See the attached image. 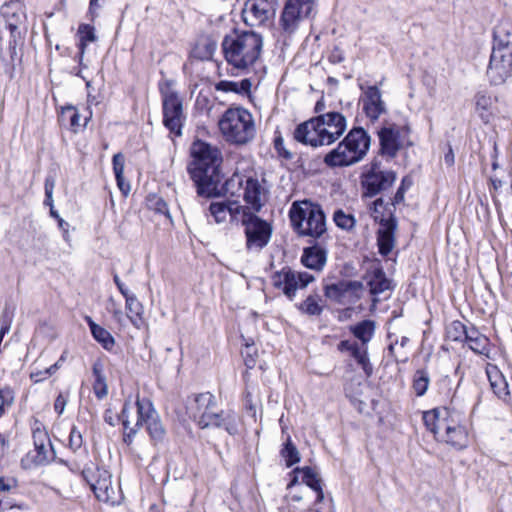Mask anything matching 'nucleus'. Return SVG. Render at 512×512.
<instances>
[{
    "instance_id": "1",
    "label": "nucleus",
    "mask_w": 512,
    "mask_h": 512,
    "mask_svg": "<svg viewBox=\"0 0 512 512\" xmlns=\"http://www.w3.org/2000/svg\"><path fill=\"white\" fill-rule=\"evenodd\" d=\"M121 422L124 428L123 441L131 445L140 427L146 426V430L154 444L164 441L166 430L162 424L158 412L148 398L135 401L129 397L125 400L120 413Z\"/></svg>"
},
{
    "instance_id": "2",
    "label": "nucleus",
    "mask_w": 512,
    "mask_h": 512,
    "mask_svg": "<svg viewBox=\"0 0 512 512\" xmlns=\"http://www.w3.org/2000/svg\"><path fill=\"white\" fill-rule=\"evenodd\" d=\"M346 128L345 116L329 111L299 124L294 131V139L312 147L330 145L344 134Z\"/></svg>"
},
{
    "instance_id": "3",
    "label": "nucleus",
    "mask_w": 512,
    "mask_h": 512,
    "mask_svg": "<svg viewBox=\"0 0 512 512\" xmlns=\"http://www.w3.org/2000/svg\"><path fill=\"white\" fill-rule=\"evenodd\" d=\"M263 47L262 36L254 31L226 35L222 49L226 61L237 69H247L260 57Z\"/></svg>"
},
{
    "instance_id": "4",
    "label": "nucleus",
    "mask_w": 512,
    "mask_h": 512,
    "mask_svg": "<svg viewBox=\"0 0 512 512\" xmlns=\"http://www.w3.org/2000/svg\"><path fill=\"white\" fill-rule=\"evenodd\" d=\"M371 145V138L362 127L352 128L345 138L324 157L331 168L352 166L364 159Z\"/></svg>"
},
{
    "instance_id": "5",
    "label": "nucleus",
    "mask_w": 512,
    "mask_h": 512,
    "mask_svg": "<svg viewBox=\"0 0 512 512\" xmlns=\"http://www.w3.org/2000/svg\"><path fill=\"white\" fill-rule=\"evenodd\" d=\"M291 225L299 236L324 239L326 217L319 204L309 200L294 202L289 211Z\"/></svg>"
},
{
    "instance_id": "6",
    "label": "nucleus",
    "mask_w": 512,
    "mask_h": 512,
    "mask_svg": "<svg viewBox=\"0 0 512 512\" xmlns=\"http://www.w3.org/2000/svg\"><path fill=\"white\" fill-rule=\"evenodd\" d=\"M218 125L226 141L237 145L247 144L256 133L252 114L242 107L227 109Z\"/></svg>"
},
{
    "instance_id": "7",
    "label": "nucleus",
    "mask_w": 512,
    "mask_h": 512,
    "mask_svg": "<svg viewBox=\"0 0 512 512\" xmlns=\"http://www.w3.org/2000/svg\"><path fill=\"white\" fill-rule=\"evenodd\" d=\"M160 91L163 101V123L171 133L180 136L184 120L182 101L167 83L160 84Z\"/></svg>"
},
{
    "instance_id": "8",
    "label": "nucleus",
    "mask_w": 512,
    "mask_h": 512,
    "mask_svg": "<svg viewBox=\"0 0 512 512\" xmlns=\"http://www.w3.org/2000/svg\"><path fill=\"white\" fill-rule=\"evenodd\" d=\"M314 0H287L280 17V26L286 35L294 34L300 23L309 18Z\"/></svg>"
},
{
    "instance_id": "9",
    "label": "nucleus",
    "mask_w": 512,
    "mask_h": 512,
    "mask_svg": "<svg viewBox=\"0 0 512 512\" xmlns=\"http://www.w3.org/2000/svg\"><path fill=\"white\" fill-rule=\"evenodd\" d=\"M315 280V277L307 272H296L289 267H284L272 276L274 287L281 289L284 295L293 300L298 289L306 288Z\"/></svg>"
},
{
    "instance_id": "10",
    "label": "nucleus",
    "mask_w": 512,
    "mask_h": 512,
    "mask_svg": "<svg viewBox=\"0 0 512 512\" xmlns=\"http://www.w3.org/2000/svg\"><path fill=\"white\" fill-rule=\"evenodd\" d=\"M242 224L245 226L246 246L249 250L259 251L269 243L272 227L268 222L255 214H245Z\"/></svg>"
},
{
    "instance_id": "11",
    "label": "nucleus",
    "mask_w": 512,
    "mask_h": 512,
    "mask_svg": "<svg viewBox=\"0 0 512 512\" xmlns=\"http://www.w3.org/2000/svg\"><path fill=\"white\" fill-rule=\"evenodd\" d=\"M395 180V172L379 170L377 169V163H372L370 169L361 176L363 195L374 197L391 187Z\"/></svg>"
},
{
    "instance_id": "12",
    "label": "nucleus",
    "mask_w": 512,
    "mask_h": 512,
    "mask_svg": "<svg viewBox=\"0 0 512 512\" xmlns=\"http://www.w3.org/2000/svg\"><path fill=\"white\" fill-rule=\"evenodd\" d=\"M239 415L233 410H220L207 412L201 415L197 420V425L201 429L220 428L224 429L229 435L235 436L239 433Z\"/></svg>"
},
{
    "instance_id": "13",
    "label": "nucleus",
    "mask_w": 512,
    "mask_h": 512,
    "mask_svg": "<svg viewBox=\"0 0 512 512\" xmlns=\"http://www.w3.org/2000/svg\"><path fill=\"white\" fill-rule=\"evenodd\" d=\"M512 74V53L493 48L487 68V76L493 85L503 84Z\"/></svg>"
},
{
    "instance_id": "14",
    "label": "nucleus",
    "mask_w": 512,
    "mask_h": 512,
    "mask_svg": "<svg viewBox=\"0 0 512 512\" xmlns=\"http://www.w3.org/2000/svg\"><path fill=\"white\" fill-rule=\"evenodd\" d=\"M222 162L220 150L201 140H194V178L197 171L218 170Z\"/></svg>"
},
{
    "instance_id": "15",
    "label": "nucleus",
    "mask_w": 512,
    "mask_h": 512,
    "mask_svg": "<svg viewBox=\"0 0 512 512\" xmlns=\"http://www.w3.org/2000/svg\"><path fill=\"white\" fill-rule=\"evenodd\" d=\"M410 132L408 127L391 125L378 131L380 153L382 156L395 158L403 146V138Z\"/></svg>"
},
{
    "instance_id": "16",
    "label": "nucleus",
    "mask_w": 512,
    "mask_h": 512,
    "mask_svg": "<svg viewBox=\"0 0 512 512\" xmlns=\"http://www.w3.org/2000/svg\"><path fill=\"white\" fill-rule=\"evenodd\" d=\"M361 91H363V97L361 98L363 104V111L371 121H376L382 114L387 112L386 104L382 99V93L380 89L375 86H364L359 85Z\"/></svg>"
},
{
    "instance_id": "17",
    "label": "nucleus",
    "mask_w": 512,
    "mask_h": 512,
    "mask_svg": "<svg viewBox=\"0 0 512 512\" xmlns=\"http://www.w3.org/2000/svg\"><path fill=\"white\" fill-rule=\"evenodd\" d=\"M194 182L199 196L206 198L221 196V186H219L221 174L219 169L197 171Z\"/></svg>"
},
{
    "instance_id": "18",
    "label": "nucleus",
    "mask_w": 512,
    "mask_h": 512,
    "mask_svg": "<svg viewBox=\"0 0 512 512\" xmlns=\"http://www.w3.org/2000/svg\"><path fill=\"white\" fill-rule=\"evenodd\" d=\"M437 439L446 442L456 449H464L469 443L466 427L460 424V421L455 419L453 415H451Z\"/></svg>"
},
{
    "instance_id": "19",
    "label": "nucleus",
    "mask_w": 512,
    "mask_h": 512,
    "mask_svg": "<svg viewBox=\"0 0 512 512\" xmlns=\"http://www.w3.org/2000/svg\"><path fill=\"white\" fill-rule=\"evenodd\" d=\"M218 38L219 36L215 28L209 24L205 31L199 33L197 37V41L194 44V59H212L217 49Z\"/></svg>"
},
{
    "instance_id": "20",
    "label": "nucleus",
    "mask_w": 512,
    "mask_h": 512,
    "mask_svg": "<svg viewBox=\"0 0 512 512\" xmlns=\"http://www.w3.org/2000/svg\"><path fill=\"white\" fill-rule=\"evenodd\" d=\"M380 226L377 232L379 253L382 256H387L394 248L395 231L397 229V219L391 211L387 219L380 220Z\"/></svg>"
},
{
    "instance_id": "21",
    "label": "nucleus",
    "mask_w": 512,
    "mask_h": 512,
    "mask_svg": "<svg viewBox=\"0 0 512 512\" xmlns=\"http://www.w3.org/2000/svg\"><path fill=\"white\" fill-rule=\"evenodd\" d=\"M270 9L269 0H248L242 11L244 22L249 26L263 24L269 18Z\"/></svg>"
},
{
    "instance_id": "22",
    "label": "nucleus",
    "mask_w": 512,
    "mask_h": 512,
    "mask_svg": "<svg viewBox=\"0 0 512 512\" xmlns=\"http://www.w3.org/2000/svg\"><path fill=\"white\" fill-rule=\"evenodd\" d=\"M327 262V248L324 244V239H320L313 245L304 248L301 263L315 271H322Z\"/></svg>"
},
{
    "instance_id": "23",
    "label": "nucleus",
    "mask_w": 512,
    "mask_h": 512,
    "mask_svg": "<svg viewBox=\"0 0 512 512\" xmlns=\"http://www.w3.org/2000/svg\"><path fill=\"white\" fill-rule=\"evenodd\" d=\"M451 415L447 408H435L424 412L423 421L426 428L438 438Z\"/></svg>"
},
{
    "instance_id": "24",
    "label": "nucleus",
    "mask_w": 512,
    "mask_h": 512,
    "mask_svg": "<svg viewBox=\"0 0 512 512\" xmlns=\"http://www.w3.org/2000/svg\"><path fill=\"white\" fill-rule=\"evenodd\" d=\"M362 288V283L359 281L342 280L337 283H332L324 287V294L327 298L336 302H341L347 294L356 292Z\"/></svg>"
},
{
    "instance_id": "25",
    "label": "nucleus",
    "mask_w": 512,
    "mask_h": 512,
    "mask_svg": "<svg viewBox=\"0 0 512 512\" xmlns=\"http://www.w3.org/2000/svg\"><path fill=\"white\" fill-rule=\"evenodd\" d=\"M464 343H466L474 353L490 358V339L482 334L475 326L469 327V332Z\"/></svg>"
},
{
    "instance_id": "26",
    "label": "nucleus",
    "mask_w": 512,
    "mask_h": 512,
    "mask_svg": "<svg viewBox=\"0 0 512 512\" xmlns=\"http://www.w3.org/2000/svg\"><path fill=\"white\" fill-rule=\"evenodd\" d=\"M487 377L491 389L500 399H506L509 396L508 383L504 375L495 365H488L486 368Z\"/></svg>"
},
{
    "instance_id": "27",
    "label": "nucleus",
    "mask_w": 512,
    "mask_h": 512,
    "mask_svg": "<svg viewBox=\"0 0 512 512\" xmlns=\"http://www.w3.org/2000/svg\"><path fill=\"white\" fill-rule=\"evenodd\" d=\"M262 194L263 188L258 179L252 177L246 178L243 192L244 200L257 212L260 211L262 207Z\"/></svg>"
},
{
    "instance_id": "28",
    "label": "nucleus",
    "mask_w": 512,
    "mask_h": 512,
    "mask_svg": "<svg viewBox=\"0 0 512 512\" xmlns=\"http://www.w3.org/2000/svg\"><path fill=\"white\" fill-rule=\"evenodd\" d=\"M493 48L512 53V24L508 22L500 23L494 29Z\"/></svg>"
},
{
    "instance_id": "29",
    "label": "nucleus",
    "mask_w": 512,
    "mask_h": 512,
    "mask_svg": "<svg viewBox=\"0 0 512 512\" xmlns=\"http://www.w3.org/2000/svg\"><path fill=\"white\" fill-rule=\"evenodd\" d=\"M85 320L90 328L93 338L101 344L105 350L111 351L115 346V340L111 333L102 326L96 324L91 317L86 316Z\"/></svg>"
},
{
    "instance_id": "30",
    "label": "nucleus",
    "mask_w": 512,
    "mask_h": 512,
    "mask_svg": "<svg viewBox=\"0 0 512 512\" xmlns=\"http://www.w3.org/2000/svg\"><path fill=\"white\" fill-rule=\"evenodd\" d=\"M91 489L99 500L107 501L110 497L111 476L106 470L98 471V475L91 485Z\"/></svg>"
},
{
    "instance_id": "31",
    "label": "nucleus",
    "mask_w": 512,
    "mask_h": 512,
    "mask_svg": "<svg viewBox=\"0 0 512 512\" xmlns=\"http://www.w3.org/2000/svg\"><path fill=\"white\" fill-rule=\"evenodd\" d=\"M92 372L94 376L93 392L98 399H103L108 394V386L106 382V376L104 374L103 364L100 361H96L93 364Z\"/></svg>"
},
{
    "instance_id": "32",
    "label": "nucleus",
    "mask_w": 512,
    "mask_h": 512,
    "mask_svg": "<svg viewBox=\"0 0 512 512\" xmlns=\"http://www.w3.org/2000/svg\"><path fill=\"white\" fill-rule=\"evenodd\" d=\"M370 292L373 295L381 294L391 288V282L386 277L385 272L382 268H375L368 280Z\"/></svg>"
},
{
    "instance_id": "33",
    "label": "nucleus",
    "mask_w": 512,
    "mask_h": 512,
    "mask_svg": "<svg viewBox=\"0 0 512 512\" xmlns=\"http://www.w3.org/2000/svg\"><path fill=\"white\" fill-rule=\"evenodd\" d=\"M322 297L317 294H310L303 302L297 305L298 310L308 316H320L323 312L324 305Z\"/></svg>"
},
{
    "instance_id": "34",
    "label": "nucleus",
    "mask_w": 512,
    "mask_h": 512,
    "mask_svg": "<svg viewBox=\"0 0 512 512\" xmlns=\"http://www.w3.org/2000/svg\"><path fill=\"white\" fill-rule=\"evenodd\" d=\"M375 331V323L372 320H363L350 327V332L365 346L372 339Z\"/></svg>"
},
{
    "instance_id": "35",
    "label": "nucleus",
    "mask_w": 512,
    "mask_h": 512,
    "mask_svg": "<svg viewBox=\"0 0 512 512\" xmlns=\"http://www.w3.org/2000/svg\"><path fill=\"white\" fill-rule=\"evenodd\" d=\"M194 418L198 415V418L201 415L206 414L207 412H213L216 409V401L214 395L210 392L200 393L196 397H194Z\"/></svg>"
},
{
    "instance_id": "36",
    "label": "nucleus",
    "mask_w": 512,
    "mask_h": 512,
    "mask_svg": "<svg viewBox=\"0 0 512 512\" xmlns=\"http://www.w3.org/2000/svg\"><path fill=\"white\" fill-rule=\"evenodd\" d=\"M493 103V97L486 92H478L475 96L476 110L484 123H488L490 121V109Z\"/></svg>"
},
{
    "instance_id": "37",
    "label": "nucleus",
    "mask_w": 512,
    "mask_h": 512,
    "mask_svg": "<svg viewBox=\"0 0 512 512\" xmlns=\"http://www.w3.org/2000/svg\"><path fill=\"white\" fill-rule=\"evenodd\" d=\"M245 180L243 175L234 173L221 185V195H229L231 197L240 196Z\"/></svg>"
},
{
    "instance_id": "38",
    "label": "nucleus",
    "mask_w": 512,
    "mask_h": 512,
    "mask_svg": "<svg viewBox=\"0 0 512 512\" xmlns=\"http://www.w3.org/2000/svg\"><path fill=\"white\" fill-rule=\"evenodd\" d=\"M79 36V63L82 64L83 56L89 42L96 40L95 29L89 24H81L78 28Z\"/></svg>"
},
{
    "instance_id": "39",
    "label": "nucleus",
    "mask_w": 512,
    "mask_h": 512,
    "mask_svg": "<svg viewBox=\"0 0 512 512\" xmlns=\"http://www.w3.org/2000/svg\"><path fill=\"white\" fill-rule=\"evenodd\" d=\"M351 357L355 359L357 364L363 369L366 376H371L373 372V367L370 363L368 351L365 346L362 347L357 343L351 352L349 353Z\"/></svg>"
},
{
    "instance_id": "40",
    "label": "nucleus",
    "mask_w": 512,
    "mask_h": 512,
    "mask_svg": "<svg viewBox=\"0 0 512 512\" xmlns=\"http://www.w3.org/2000/svg\"><path fill=\"white\" fill-rule=\"evenodd\" d=\"M469 327H466L461 321H452L446 327V336L449 340L455 342H464L467 338Z\"/></svg>"
},
{
    "instance_id": "41",
    "label": "nucleus",
    "mask_w": 512,
    "mask_h": 512,
    "mask_svg": "<svg viewBox=\"0 0 512 512\" xmlns=\"http://www.w3.org/2000/svg\"><path fill=\"white\" fill-rule=\"evenodd\" d=\"M213 107L214 98L212 96V93L210 91H200L195 102L196 112L200 115H205L207 118H209Z\"/></svg>"
},
{
    "instance_id": "42",
    "label": "nucleus",
    "mask_w": 512,
    "mask_h": 512,
    "mask_svg": "<svg viewBox=\"0 0 512 512\" xmlns=\"http://www.w3.org/2000/svg\"><path fill=\"white\" fill-rule=\"evenodd\" d=\"M294 474H302V482L314 491V487L322 486V480L319 474L311 467H297L293 470Z\"/></svg>"
},
{
    "instance_id": "43",
    "label": "nucleus",
    "mask_w": 512,
    "mask_h": 512,
    "mask_svg": "<svg viewBox=\"0 0 512 512\" xmlns=\"http://www.w3.org/2000/svg\"><path fill=\"white\" fill-rule=\"evenodd\" d=\"M34 447L36 455L33 457V462L36 465H42L54 459L55 451L51 442L35 445Z\"/></svg>"
},
{
    "instance_id": "44",
    "label": "nucleus",
    "mask_w": 512,
    "mask_h": 512,
    "mask_svg": "<svg viewBox=\"0 0 512 512\" xmlns=\"http://www.w3.org/2000/svg\"><path fill=\"white\" fill-rule=\"evenodd\" d=\"M430 383L429 374L424 369H419L415 372L413 376V384L412 388L416 394V396H423L428 389Z\"/></svg>"
},
{
    "instance_id": "45",
    "label": "nucleus",
    "mask_w": 512,
    "mask_h": 512,
    "mask_svg": "<svg viewBox=\"0 0 512 512\" xmlns=\"http://www.w3.org/2000/svg\"><path fill=\"white\" fill-rule=\"evenodd\" d=\"M234 203L235 202H212L209 206V211L211 215L215 218V221L217 223H221L226 220L228 214L232 213V205Z\"/></svg>"
},
{
    "instance_id": "46",
    "label": "nucleus",
    "mask_w": 512,
    "mask_h": 512,
    "mask_svg": "<svg viewBox=\"0 0 512 512\" xmlns=\"http://www.w3.org/2000/svg\"><path fill=\"white\" fill-rule=\"evenodd\" d=\"M281 456L285 459L286 466L291 467L300 461V454L290 437L287 438L281 450Z\"/></svg>"
},
{
    "instance_id": "47",
    "label": "nucleus",
    "mask_w": 512,
    "mask_h": 512,
    "mask_svg": "<svg viewBox=\"0 0 512 512\" xmlns=\"http://www.w3.org/2000/svg\"><path fill=\"white\" fill-rule=\"evenodd\" d=\"M333 220L340 229L350 231L355 227L356 220L352 214L345 213L342 209L334 212Z\"/></svg>"
},
{
    "instance_id": "48",
    "label": "nucleus",
    "mask_w": 512,
    "mask_h": 512,
    "mask_svg": "<svg viewBox=\"0 0 512 512\" xmlns=\"http://www.w3.org/2000/svg\"><path fill=\"white\" fill-rule=\"evenodd\" d=\"M147 206L156 213L163 214L168 219H171L168 204L162 197L155 194L149 195L147 197Z\"/></svg>"
},
{
    "instance_id": "49",
    "label": "nucleus",
    "mask_w": 512,
    "mask_h": 512,
    "mask_svg": "<svg viewBox=\"0 0 512 512\" xmlns=\"http://www.w3.org/2000/svg\"><path fill=\"white\" fill-rule=\"evenodd\" d=\"M15 400V392L10 386L0 388V418L4 416L7 409L10 408Z\"/></svg>"
},
{
    "instance_id": "50",
    "label": "nucleus",
    "mask_w": 512,
    "mask_h": 512,
    "mask_svg": "<svg viewBox=\"0 0 512 512\" xmlns=\"http://www.w3.org/2000/svg\"><path fill=\"white\" fill-rule=\"evenodd\" d=\"M126 304V310L128 312V317L132 322H135L134 318H141V315L143 314V306L138 301L135 294H132L131 296L127 297L125 299Z\"/></svg>"
},
{
    "instance_id": "51",
    "label": "nucleus",
    "mask_w": 512,
    "mask_h": 512,
    "mask_svg": "<svg viewBox=\"0 0 512 512\" xmlns=\"http://www.w3.org/2000/svg\"><path fill=\"white\" fill-rule=\"evenodd\" d=\"M32 438L34 446L44 443L48 444V442H51L47 430L39 421H35L34 423V426L32 428Z\"/></svg>"
},
{
    "instance_id": "52",
    "label": "nucleus",
    "mask_w": 512,
    "mask_h": 512,
    "mask_svg": "<svg viewBox=\"0 0 512 512\" xmlns=\"http://www.w3.org/2000/svg\"><path fill=\"white\" fill-rule=\"evenodd\" d=\"M413 185V180L409 176L403 177L400 187L397 189L393 199L392 206H396L404 201L406 191Z\"/></svg>"
},
{
    "instance_id": "53",
    "label": "nucleus",
    "mask_w": 512,
    "mask_h": 512,
    "mask_svg": "<svg viewBox=\"0 0 512 512\" xmlns=\"http://www.w3.org/2000/svg\"><path fill=\"white\" fill-rule=\"evenodd\" d=\"M65 115L69 116L70 126L74 131H77V129L81 126L80 123V114L73 106H67L62 109V116Z\"/></svg>"
},
{
    "instance_id": "54",
    "label": "nucleus",
    "mask_w": 512,
    "mask_h": 512,
    "mask_svg": "<svg viewBox=\"0 0 512 512\" xmlns=\"http://www.w3.org/2000/svg\"><path fill=\"white\" fill-rule=\"evenodd\" d=\"M83 444V437L81 432L76 426H73L71 428L70 434H69V447L71 450L76 452L82 447Z\"/></svg>"
},
{
    "instance_id": "55",
    "label": "nucleus",
    "mask_w": 512,
    "mask_h": 512,
    "mask_svg": "<svg viewBox=\"0 0 512 512\" xmlns=\"http://www.w3.org/2000/svg\"><path fill=\"white\" fill-rule=\"evenodd\" d=\"M13 318H14V309H11L8 306H6L3 309L2 314L0 316V328L10 331L11 325L13 322Z\"/></svg>"
},
{
    "instance_id": "56",
    "label": "nucleus",
    "mask_w": 512,
    "mask_h": 512,
    "mask_svg": "<svg viewBox=\"0 0 512 512\" xmlns=\"http://www.w3.org/2000/svg\"><path fill=\"white\" fill-rule=\"evenodd\" d=\"M113 171L115 178H120L124 174L125 158L122 153H117L113 156Z\"/></svg>"
},
{
    "instance_id": "57",
    "label": "nucleus",
    "mask_w": 512,
    "mask_h": 512,
    "mask_svg": "<svg viewBox=\"0 0 512 512\" xmlns=\"http://www.w3.org/2000/svg\"><path fill=\"white\" fill-rule=\"evenodd\" d=\"M274 148L279 156L283 157L284 159L291 160L293 158V154L285 148L284 140L282 137L279 136L274 139Z\"/></svg>"
},
{
    "instance_id": "58",
    "label": "nucleus",
    "mask_w": 512,
    "mask_h": 512,
    "mask_svg": "<svg viewBox=\"0 0 512 512\" xmlns=\"http://www.w3.org/2000/svg\"><path fill=\"white\" fill-rule=\"evenodd\" d=\"M98 471H101V470L99 468L89 466V467H85L82 470L81 474H82L83 479L91 486L98 475Z\"/></svg>"
},
{
    "instance_id": "59",
    "label": "nucleus",
    "mask_w": 512,
    "mask_h": 512,
    "mask_svg": "<svg viewBox=\"0 0 512 512\" xmlns=\"http://www.w3.org/2000/svg\"><path fill=\"white\" fill-rule=\"evenodd\" d=\"M67 402H68V394L65 395L63 393H60L57 396V398L55 399V402H54V410L58 415L63 414Z\"/></svg>"
},
{
    "instance_id": "60",
    "label": "nucleus",
    "mask_w": 512,
    "mask_h": 512,
    "mask_svg": "<svg viewBox=\"0 0 512 512\" xmlns=\"http://www.w3.org/2000/svg\"><path fill=\"white\" fill-rule=\"evenodd\" d=\"M384 206V201L382 198H378L373 202L372 207V216L375 221H378L380 223L381 219H385L383 213L379 210V208H382Z\"/></svg>"
},
{
    "instance_id": "61",
    "label": "nucleus",
    "mask_w": 512,
    "mask_h": 512,
    "mask_svg": "<svg viewBox=\"0 0 512 512\" xmlns=\"http://www.w3.org/2000/svg\"><path fill=\"white\" fill-rule=\"evenodd\" d=\"M344 59H345V57H344V53H343V51H342L340 48H338V47H335V48L331 51V53L329 54V56H328V60H329V62H330V63H332V64H339V63L343 62V61H344Z\"/></svg>"
},
{
    "instance_id": "62",
    "label": "nucleus",
    "mask_w": 512,
    "mask_h": 512,
    "mask_svg": "<svg viewBox=\"0 0 512 512\" xmlns=\"http://www.w3.org/2000/svg\"><path fill=\"white\" fill-rule=\"evenodd\" d=\"M251 346L246 344V350L242 352V355L244 357L245 365L248 369H252L256 364V358L254 355L250 352Z\"/></svg>"
},
{
    "instance_id": "63",
    "label": "nucleus",
    "mask_w": 512,
    "mask_h": 512,
    "mask_svg": "<svg viewBox=\"0 0 512 512\" xmlns=\"http://www.w3.org/2000/svg\"><path fill=\"white\" fill-rule=\"evenodd\" d=\"M16 486V481L0 477V492H8Z\"/></svg>"
},
{
    "instance_id": "64",
    "label": "nucleus",
    "mask_w": 512,
    "mask_h": 512,
    "mask_svg": "<svg viewBox=\"0 0 512 512\" xmlns=\"http://www.w3.org/2000/svg\"><path fill=\"white\" fill-rule=\"evenodd\" d=\"M357 344L356 341H351V340H342L339 342V344L337 345V349L340 351V352H348L350 353L351 350L353 349V347Z\"/></svg>"
}]
</instances>
